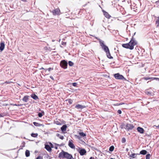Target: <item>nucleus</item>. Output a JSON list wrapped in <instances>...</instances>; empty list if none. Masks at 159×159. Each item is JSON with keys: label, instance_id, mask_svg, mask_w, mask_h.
I'll return each instance as SVG.
<instances>
[{"label": "nucleus", "instance_id": "3c124183", "mask_svg": "<svg viewBox=\"0 0 159 159\" xmlns=\"http://www.w3.org/2000/svg\"><path fill=\"white\" fill-rule=\"evenodd\" d=\"M126 150H128V149H127Z\"/></svg>", "mask_w": 159, "mask_h": 159}, {"label": "nucleus", "instance_id": "ddd939ff", "mask_svg": "<svg viewBox=\"0 0 159 159\" xmlns=\"http://www.w3.org/2000/svg\"><path fill=\"white\" fill-rule=\"evenodd\" d=\"M75 108L78 109H82L84 108L85 107V106L82 105L80 104H77L75 106Z\"/></svg>", "mask_w": 159, "mask_h": 159}, {"label": "nucleus", "instance_id": "393cba45", "mask_svg": "<svg viewBox=\"0 0 159 159\" xmlns=\"http://www.w3.org/2000/svg\"><path fill=\"white\" fill-rule=\"evenodd\" d=\"M25 156L26 157H28L30 155V152L29 150H26L25 152Z\"/></svg>", "mask_w": 159, "mask_h": 159}, {"label": "nucleus", "instance_id": "1a4fd4ad", "mask_svg": "<svg viewBox=\"0 0 159 159\" xmlns=\"http://www.w3.org/2000/svg\"><path fill=\"white\" fill-rule=\"evenodd\" d=\"M79 152L81 156H83L86 153V151L84 149H82L79 151Z\"/></svg>", "mask_w": 159, "mask_h": 159}, {"label": "nucleus", "instance_id": "a878e982", "mask_svg": "<svg viewBox=\"0 0 159 159\" xmlns=\"http://www.w3.org/2000/svg\"><path fill=\"white\" fill-rule=\"evenodd\" d=\"M38 136V134L37 133L34 134V133H32L31 134V136L32 137L34 138H36Z\"/></svg>", "mask_w": 159, "mask_h": 159}, {"label": "nucleus", "instance_id": "37998d69", "mask_svg": "<svg viewBox=\"0 0 159 159\" xmlns=\"http://www.w3.org/2000/svg\"><path fill=\"white\" fill-rule=\"evenodd\" d=\"M125 142V139L124 138H123L122 139V142L123 143H124Z\"/></svg>", "mask_w": 159, "mask_h": 159}, {"label": "nucleus", "instance_id": "7ed1b4c3", "mask_svg": "<svg viewBox=\"0 0 159 159\" xmlns=\"http://www.w3.org/2000/svg\"><path fill=\"white\" fill-rule=\"evenodd\" d=\"M100 45L101 46L102 48L106 52L109 51L108 47L105 45L103 43V42L101 40H100L99 41Z\"/></svg>", "mask_w": 159, "mask_h": 159}, {"label": "nucleus", "instance_id": "ea45409f", "mask_svg": "<svg viewBox=\"0 0 159 159\" xmlns=\"http://www.w3.org/2000/svg\"><path fill=\"white\" fill-rule=\"evenodd\" d=\"M77 85V83H72V85L74 87H76Z\"/></svg>", "mask_w": 159, "mask_h": 159}, {"label": "nucleus", "instance_id": "8fccbe9b", "mask_svg": "<svg viewBox=\"0 0 159 159\" xmlns=\"http://www.w3.org/2000/svg\"><path fill=\"white\" fill-rule=\"evenodd\" d=\"M110 159H114L113 158H110Z\"/></svg>", "mask_w": 159, "mask_h": 159}, {"label": "nucleus", "instance_id": "de8ad7c7", "mask_svg": "<svg viewBox=\"0 0 159 159\" xmlns=\"http://www.w3.org/2000/svg\"><path fill=\"white\" fill-rule=\"evenodd\" d=\"M2 116H3L1 114H0V117H2Z\"/></svg>", "mask_w": 159, "mask_h": 159}, {"label": "nucleus", "instance_id": "79ce46f5", "mask_svg": "<svg viewBox=\"0 0 159 159\" xmlns=\"http://www.w3.org/2000/svg\"><path fill=\"white\" fill-rule=\"evenodd\" d=\"M117 112L119 114H121V113H122V112H121V111L120 110H119L117 111Z\"/></svg>", "mask_w": 159, "mask_h": 159}, {"label": "nucleus", "instance_id": "49530a36", "mask_svg": "<svg viewBox=\"0 0 159 159\" xmlns=\"http://www.w3.org/2000/svg\"><path fill=\"white\" fill-rule=\"evenodd\" d=\"M154 126H156L157 128H159V125H158V126L154 125Z\"/></svg>", "mask_w": 159, "mask_h": 159}, {"label": "nucleus", "instance_id": "e433bc0d", "mask_svg": "<svg viewBox=\"0 0 159 159\" xmlns=\"http://www.w3.org/2000/svg\"><path fill=\"white\" fill-rule=\"evenodd\" d=\"M33 124L34 125L36 126H39V124L38 123L36 122H34Z\"/></svg>", "mask_w": 159, "mask_h": 159}, {"label": "nucleus", "instance_id": "bb28decb", "mask_svg": "<svg viewBox=\"0 0 159 159\" xmlns=\"http://www.w3.org/2000/svg\"><path fill=\"white\" fill-rule=\"evenodd\" d=\"M79 134L81 136H82V137H84L86 136V134L83 132H80L79 133Z\"/></svg>", "mask_w": 159, "mask_h": 159}, {"label": "nucleus", "instance_id": "2f4dec72", "mask_svg": "<svg viewBox=\"0 0 159 159\" xmlns=\"http://www.w3.org/2000/svg\"><path fill=\"white\" fill-rule=\"evenodd\" d=\"M124 104V103H117L115 104H114V105L115 106H118L121 105L122 104Z\"/></svg>", "mask_w": 159, "mask_h": 159}, {"label": "nucleus", "instance_id": "4468645a", "mask_svg": "<svg viewBox=\"0 0 159 159\" xmlns=\"http://www.w3.org/2000/svg\"><path fill=\"white\" fill-rule=\"evenodd\" d=\"M45 148L48 152H51L52 149L50 146L48 144L45 145Z\"/></svg>", "mask_w": 159, "mask_h": 159}, {"label": "nucleus", "instance_id": "f257e3e1", "mask_svg": "<svg viewBox=\"0 0 159 159\" xmlns=\"http://www.w3.org/2000/svg\"><path fill=\"white\" fill-rule=\"evenodd\" d=\"M137 44V42L135 40L133 37L128 43L122 44V46L124 48L132 50L134 48V46Z\"/></svg>", "mask_w": 159, "mask_h": 159}, {"label": "nucleus", "instance_id": "412c9836", "mask_svg": "<svg viewBox=\"0 0 159 159\" xmlns=\"http://www.w3.org/2000/svg\"><path fill=\"white\" fill-rule=\"evenodd\" d=\"M155 23L157 27L159 26V16L157 18L156 20Z\"/></svg>", "mask_w": 159, "mask_h": 159}, {"label": "nucleus", "instance_id": "c9c22d12", "mask_svg": "<svg viewBox=\"0 0 159 159\" xmlns=\"http://www.w3.org/2000/svg\"><path fill=\"white\" fill-rule=\"evenodd\" d=\"M61 44L64 46H66V42L62 41L61 43Z\"/></svg>", "mask_w": 159, "mask_h": 159}, {"label": "nucleus", "instance_id": "6e6552de", "mask_svg": "<svg viewBox=\"0 0 159 159\" xmlns=\"http://www.w3.org/2000/svg\"><path fill=\"white\" fill-rule=\"evenodd\" d=\"M68 145L70 148L72 149H75V145L74 144V141L72 139H70L69 141Z\"/></svg>", "mask_w": 159, "mask_h": 159}, {"label": "nucleus", "instance_id": "9b49d317", "mask_svg": "<svg viewBox=\"0 0 159 159\" xmlns=\"http://www.w3.org/2000/svg\"><path fill=\"white\" fill-rule=\"evenodd\" d=\"M103 15L107 18L110 19L111 17V16L109 14V13L106 11L103 10L102 11Z\"/></svg>", "mask_w": 159, "mask_h": 159}, {"label": "nucleus", "instance_id": "aec40b11", "mask_svg": "<svg viewBox=\"0 0 159 159\" xmlns=\"http://www.w3.org/2000/svg\"><path fill=\"white\" fill-rule=\"evenodd\" d=\"M40 69H43L44 70L43 71V72L44 73V72H46L47 70H48V71L50 72L51 70H53V68H52L50 67V68H48V69H46L43 67H42V68H41Z\"/></svg>", "mask_w": 159, "mask_h": 159}, {"label": "nucleus", "instance_id": "a18cd8bd", "mask_svg": "<svg viewBox=\"0 0 159 159\" xmlns=\"http://www.w3.org/2000/svg\"><path fill=\"white\" fill-rule=\"evenodd\" d=\"M89 159H94V158L93 157H91Z\"/></svg>", "mask_w": 159, "mask_h": 159}, {"label": "nucleus", "instance_id": "2eb2a0df", "mask_svg": "<svg viewBox=\"0 0 159 159\" xmlns=\"http://www.w3.org/2000/svg\"><path fill=\"white\" fill-rule=\"evenodd\" d=\"M139 154H135L134 153H132L129 156V158L130 159H132L135 158L136 157V156L137 155H139Z\"/></svg>", "mask_w": 159, "mask_h": 159}, {"label": "nucleus", "instance_id": "f03ea898", "mask_svg": "<svg viewBox=\"0 0 159 159\" xmlns=\"http://www.w3.org/2000/svg\"><path fill=\"white\" fill-rule=\"evenodd\" d=\"M58 157L60 159H74L72 155L63 150L59 153Z\"/></svg>", "mask_w": 159, "mask_h": 159}, {"label": "nucleus", "instance_id": "20e7f679", "mask_svg": "<svg viewBox=\"0 0 159 159\" xmlns=\"http://www.w3.org/2000/svg\"><path fill=\"white\" fill-rule=\"evenodd\" d=\"M114 77L117 80H126V78L123 75H120L118 73L114 74Z\"/></svg>", "mask_w": 159, "mask_h": 159}, {"label": "nucleus", "instance_id": "a19ab883", "mask_svg": "<svg viewBox=\"0 0 159 159\" xmlns=\"http://www.w3.org/2000/svg\"><path fill=\"white\" fill-rule=\"evenodd\" d=\"M36 159H43V157L42 156H39L37 157Z\"/></svg>", "mask_w": 159, "mask_h": 159}, {"label": "nucleus", "instance_id": "cd10ccee", "mask_svg": "<svg viewBox=\"0 0 159 159\" xmlns=\"http://www.w3.org/2000/svg\"><path fill=\"white\" fill-rule=\"evenodd\" d=\"M114 149V147L113 146H111L109 149V151L111 152H112L113 151Z\"/></svg>", "mask_w": 159, "mask_h": 159}, {"label": "nucleus", "instance_id": "c03bdc74", "mask_svg": "<svg viewBox=\"0 0 159 159\" xmlns=\"http://www.w3.org/2000/svg\"><path fill=\"white\" fill-rule=\"evenodd\" d=\"M50 78L53 80H54V78L52 76H50Z\"/></svg>", "mask_w": 159, "mask_h": 159}, {"label": "nucleus", "instance_id": "a211bd4d", "mask_svg": "<svg viewBox=\"0 0 159 159\" xmlns=\"http://www.w3.org/2000/svg\"><path fill=\"white\" fill-rule=\"evenodd\" d=\"M106 53L107 56L108 58L110 59H112L113 58V57L111 56L110 51Z\"/></svg>", "mask_w": 159, "mask_h": 159}, {"label": "nucleus", "instance_id": "72a5a7b5", "mask_svg": "<svg viewBox=\"0 0 159 159\" xmlns=\"http://www.w3.org/2000/svg\"><path fill=\"white\" fill-rule=\"evenodd\" d=\"M68 102L70 104H71L73 102L72 100L70 99H68Z\"/></svg>", "mask_w": 159, "mask_h": 159}, {"label": "nucleus", "instance_id": "6ab92c4d", "mask_svg": "<svg viewBox=\"0 0 159 159\" xmlns=\"http://www.w3.org/2000/svg\"><path fill=\"white\" fill-rule=\"evenodd\" d=\"M31 97L34 100H37L39 99L38 97L35 94H33L31 95Z\"/></svg>", "mask_w": 159, "mask_h": 159}, {"label": "nucleus", "instance_id": "39448f33", "mask_svg": "<svg viewBox=\"0 0 159 159\" xmlns=\"http://www.w3.org/2000/svg\"><path fill=\"white\" fill-rule=\"evenodd\" d=\"M134 128V126L131 124H126L125 125V129L127 131L132 130Z\"/></svg>", "mask_w": 159, "mask_h": 159}, {"label": "nucleus", "instance_id": "f3484780", "mask_svg": "<svg viewBox=\"0 0 159 159\" xmlns=\"http://www.w3.org/2000/svg\"><path fill=\"white\" fill-rule=\"evenodd\" d=\"M5 48V44L4 43L1 42L0 43V50L2 51Z\"/></svg>", "mask_w": 159, "mask_h": 159}, {"label": "nucleus", "instance_id": "f704fd0d", "mask_svg": "<svg viewBox=\"0 0 159 159\" xmlns=\"http://www.w3.org/2000/svg\"><path fill=\"white\" fill-rule=\"evenodd\" d=\"M152 80H159V78L156 77H152V79H151Z\"/></svg>", "mask_w": 159, "mask_h": 159}, {"label": "nucleus", "instance_id": "7c9ffc66", "mask_svg": "<svg viewBox=\"0 0 159 159\" xmlns=\"http://www.w3.org/2000/svg\"><path fill=\"white\" fill-rule=\"evenodd\" d=\"M68 64L70 66H72L74 65V63L70 61H69L68 62Z\"/></svg>", "mask_w": 159, "mask_h": 159}, {"label": "nucleus", "instance_id": "4c0bfd02", "mask_svg": "<svg viewBox=\"0 0 159 159\" xmlns=\"http://www.w3.org/2000/svg\"><path fill=\"white\" fill-rule=\"evenodd\" d=\"M38 116L40 117H41L42 116H43V115L41 113H38Z\"/></svg>", "mask_w": 159, "mask_h": 159}, {"label": "nucleus", "instance_id": "b1692460", "mask_svg": "<svg viewBox=\"0 0 159 159\" xmlns=\"http://www.w3.org/2000/svg\"><path fill=\"white\" fill-rule=\"evenodd\" d=\"M145 93L147 95L149 96H150L151 95V92L149 91L148 89L145 90Z\"/></svg>", "mask_w": 159, "mask_h": 159}, {"label": "nucleus", "instance_id": "473e14b6", "mask_svg": "<svg viewBox=\"0 0 159 159\" xmlns=\"http://www.w3.org/2000/svg\"><path fill=\"white\" fill-rule=\"evenodd\" d=\"M150 155L148 154L146 156V159H150Z\"/></svg>", "mask_w": 159, "mask_h": 159}, {"label": "nucleus", "instance_id": "4be33fe9", "mask_svg": "<svg viewBox=\"0 0 159 159\" xmlns=\"http://www.w3.org/2000/svg\"><path fill=\"white\" fill-rule=\"evenodd\" d=\"M147 153V151L146 150H143L141 151L140 152V154L142 155H145Z\"/></svg>", "mask_w": 159, "mask_h": 159}, {"label": "nucleus", "instance_id": "58836bf2", "mask_svg": "<svg viewBox=\"0 0 159 159\" xmlns=\"http://www.w3.org/2000/svg\"><path fill=\"white\" fill-rule=\"evenodd\" d=\"M12 83V82H11V81H6L5 82V83H4L5 84H11V83Z\"/></svg>", "mask_w": 159, "mask_h": 159}, {"label": "nucleus", "instance_id": "c85d7f7f", "mask_svg": "<svg viewBox=\"0 0 159 159\" xmlns=\"http://www.w3.org/2000/svg\"><path fill=\"white\" fill-rule=\"evenodd\" d=\"M143 79L145 80H151L152 79V77H144L142 78Z\"/></svg>", "mask_w": 159, "mask_h": 159}, {"label": "nucleus", "instance_id": "dca6fc26", "mask_svg": "<svg viewBox=\"0 0 159 159\" xmlns=\"http://www.w3.org/2000/svg\"><path fill=\"white\" fill-rule=\"evenodd\" d=\"M29 96L28 95H26L24 96L22 98V100L25 102H27L29 99Z\"/></svg>", "mask_w": 159, "mask_h": 159}, {"label": "nucleus", "instance_id": "5701e85b", "mask_svg": "<svg viewBox=\"0 0 159 159\" xmlns=\"http://www.w3.org/2000/svg\"><path fill=\"white\" fill-rule=\"evenodd\" d=\"M56 135L57 137H58L60 139L62 140L63 139H64V137L63 136L60 134H56Z\"/></svg>", "mask_w": 159, "mask_h": 159}, {"label": "nucleus", "instance_id": "09e8293b", "mask_svg": "<svg viewBox=\"0 0 159 159\" xmlns=\"http://www.w3.org/2000/svg\"><path fill=\"white\" fill-rule=\"evenodd\" d=\"M77 138H78V139H80V137H79V136H77Z\"/></svg>", "mask_w": 159, "mask_h": 159}, {"label": "nucleus", "instance_id": "9d476101", "mask_svg": "<svg viewBox=\"0 0 159 159\" xmlns=\"http://www.w3.org/2000/svg\"><path fill=\"white\" fill-rule=\"evenodd\" d=\"M67 126L66 125H63L61 128V130L63 133H65L66 131Z\"/></svg>", "mask_w": 159, "mask_h": 159}, {"label": "nucleus", "instance_id": "0eeeda50", "mask_svg": "<svg viewBox=\"0 0 159 159\" xmlns=\"http://www.w3.org/2000/svg\"><path fill=\"white\" fill-rule=\"evenodd\" d=\"M52 12L53 15L56 16V15H59L61 14L60 10L59 8L53 10Z\"/></svg>", "mask_w": 159, "mask_h": 159}, {"label": "nucleus", "instance_id": "f8f14e48", "mask_svg": "<svg viewBox=\"0 0 159 159\" xmlns=\"http://www.w3.org/2000/svg\"><path fill=\"white\" fill-rule=\"evenodd\" d=\"M137 131L138 132L141 134H143L144 131V129L140 127H138L137 129Z\"/></svg>", "mask_w": 159, "mask_h": 159}, {"label": "nucleus", "instance_id": "c756f323", "mask_svg": "<svg viewBox=\"0 0 159 159\" xmlns=\"http://www.w3.org/2000/svg\"><path fill=\"white\" fill-rule=\"evenodd\" d=\"M125 125L124 123H122L120 126V127L121 129H123L125 128Z\"/></svg>", "mask_w": 159, "mask_h": 159}, {"label": "nucleus", "instance_id": "423d86ee", "mask_svg": "<svg viewBox=\"0 0 159 159\" xmlns=\"http://www.w3.org/2000/svg\"><path fill=\"white\" fill-rule=\"evenodd\" d=\"M60 65L62 68L65 69L67 68V63L66 61L64 60L61 61Z\"/></svg>", "mask_w": 159, "mask_h": 159}]
</instances>
